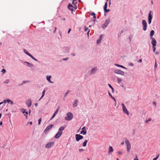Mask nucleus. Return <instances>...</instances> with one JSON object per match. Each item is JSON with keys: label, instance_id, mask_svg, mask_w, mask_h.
<instances>
[{"label": "nucleus", "instance_id": "nucleus-4", "mask_svg": "<svg viewBox=\"0 0 160 160\" xmlns=\"http://www.w3.org/2000/svg\"><path fill=\"white\" fill-rule=\"evenodd\" d=\"M110 18L105 20V22L102 26V28L103 29L106 28L108 26L110 22Z\"/></svg>", "mask_w": 160, "mask_h": 160}, {"label": "nucleus", "instance_id": "nucleus-40", "mask_svg": "<svg viewBox=\"0 0 160 160\" xmlns=\"http://www.w3.org/2000/svg\"><path fill=\"white\" fill-rule=\"evenodd\" d=\"M21 111L22 112L23 114L25 113V112L26 111L25 109L24 108H22Z\"/></svg>", "mask_w": 160, "mask_h": 160}, {"label": "nucleus", "instance_id": "nucleus-9", "mask_svg": "<svg viewBox=\"0 0 160 160\" xmlns=\"http://www.w3.org/2000/svg\"><path fill=\"white\" fill-rule=\"evenodd\" d=\"M75 137L76 141L77 142L79 141L80 140L82 139L83 138V136L78 134L75 135Z\"/></svg>", "mask_w": 160, "mask_h": 160}, {"label": "nucleus", "instance_id": "nucleus-25", "mask_svg": "<svg viewBox=\"0 0 160 160\" xmlns=\"http://www.w3.org/2000/svg\"><path fill=\"white\" fill-rule=\"evenodd\" d=\"M108 87L111 88L112 89V93H114V90L112 86L110 84H108Z\"/></svg>", "mask_w": 160, "mask_h": 160}, {"label": "nucleus", "instance_id": "nucleus-62", "mask_svg": "<svg viewBox=\"0 0 160 160\" xmlns=\"http://www.w3.org/2000/svg\"><path fill=\"white\" fill-rule=\"evenodd\" d=\"M111 98L115 101V102H116V99L113 97H112Z\"/></svg>", "mask_w": 160, "mask_h": 160}, {"label": "nucleus", "instance_id": "nucleus-47", "mask_svg": "<svg viewBox=\"0 0 160 160\" xmlns=\"http://www.w3.org/2000/svg\"><path fill=\"white\" fill-rule=\"evenodd\" d=\"M41 118H40L38 120V124L39 125L40 124L41 122Z\"/></svg>", "mask_w": 160, "mask_h": 160}, {"label": "nucleus", "instance_id": "nucleus-35", "mask_svg": "<svg viewBox=\"0 0 160 160\" xmlns=\"http://www.w3.org/2000/svg\"><path fill=\"white\" fill-rule=\"evenodd\" d=\"M155 64L154 67V69H156L157 68L158 65H157V63L156 62V60H155Z\"/></svg>", "mask_w": 160, "mask_h": 160}, {"label": "nucleus", "instance_id": "nucleus-56", "mask_svg": "<svg viewBox=\"0 0 160 160\" xmlns=\"http://www.w3.org/2000/svg\"><path fill=\"white\" fill-rule=\"evenodd\" d=\"M123 32V31L122 30L121 31V32L120 33H118V37H119V34H120V35Z\"/></svg>", "mask_w": 160, "mask_h": 160}, {"label": "nucleus", "instance_id": "nucleus-61", "mask_svg": "<svg viewBox=\"0 0 160 160\" xmlns=\"http://www.w3.org/2000/svg\"><path fill=\"white\" fill-rule=\"evenodd\" d=\"M90 32V30H89L88 31V32H87V34L88 37L89 36V33Z\"/></svg>", "mask_w": 160, "mask_h": 160}, {"label": "nucleus", "instance_id": "nucleus-58", "mask_svg": "<svg viewBox=\"0 0 160 160\" xmlns=\"http://www.w3.org/2000/svg\"><path fill=\"white\" fill-rule=\"evenodd\" d=\"M68 58H63L62 60H64V61H66V60H68Z\"/></svg>", "mask_w": 160, "mask_h": 160}, {"label": "nucleus", "instance_id": "nucleus-12", "mask_svg": "<svg viewBox=\"0 0 160 160\" xmlns=\"http://www.w3.org/2000/svg\"><path fill=\"white\" fill-rule=\"evenodd\" d=\"M150 39H152L151 43L152 46H156L157 42L155 39L153 37L150 38Z\"/></svg>", "mask_w": 160, "mask_h": 160}, {"label": "nucleus", "instance_id": "nucleus-37", "mask_svg": "<svg viewBox=\"0 0 160 160\" xmlns=\"http://www.w3.org/2000/svg\"><path fill=\"white\" fill-rule=\"evenodd\" d=\"M10 82L9 79H7L4 82V84H8Z\"/></svg>", "mask_w": 160, "mask_h": 160}, {"label": "nucleus", "instance_id": "nucleus-24", "mask_svg": "<svg viewBox=\"0 0 160 160\" xmlns=\"http://www.w3.org/2000/svg\"><path fill=\"white\" fill-rule=\"evenodd\" d=\"M65 128V127H64L63 126H62V127H60L59 129V131L58 132H62V131L64 130Z\"/></svg>", "mask_w": 160, "mask_h": 160}, {"label": "nucleus", "instance_id": "nucleus-60", "mask_svg": "<svg viewBox=\"0 0 160 160\" xmlns=\"http://www.w3.org/2000/svg\"><path fill=\"white\" fill-rule=\"evenodd\" d=\"M155 52V54L156 55H158L159 54V52L158 51H156V52Z\"/></svg>", "mask_w": 160, "mask_h": 160}, {"label": "nucleus", "instance_id": "nucleus-45", "mask_svg": "<svg viewBox=\"0 0 160 160\" xmlns=\"http://www.w3.org/2000/svg\"><path fill=\"white\" fill-rule=\"evenodd\" d=\"M103 36V35H102V34L100 35L99 36V39H100L101 41Z\"/></svg>", "mask_w": 160, "mask_h": 160}, {"label": "nucleus", "instance_id": "nucleus-30", "mask_svg": "<svg viewBox=\"0 0 160 160\" xmlns=\"http://www.w3.org/2000/svg\"><path fill=\"white\" fill-rule=\"evenodd\" d=\"M29 56H30L33 60L36 61H38V60L37 59H36L35 58H34L31 54L29 55Z\"/></svg>", "mask_w": 160, "mask_h": 160}, {"label": "nucleus", "instance_id": "nucleus-42", "mask_svg": "<svg viewBox=\"0 0 160 160\" xmlns=\"http://www.w3.org/2000/svg\"><path fill=\"white\" fill-rule=\"evenodd\" d=\"M156 46H152L153 48V51L154 52H155L156 49V48L155 47Z\"/></svg>", "mask_w": 160, "mask_h": 160}, {"label": "nucleus", "instance_id": "nucleus-57", "mask_svg": "<svg viewBox=\"0 0 160 160\" xmlns=\"http://www.w3.org/2000/svg\"><path fill=\"white\" fill-rule=\"evenodd\" d=\"M56 30H57V28L56 27H55V29H54V30L53 31V33H55L56 32Z\"/></svg>", "mask_w": 160, "mask_h": 160}, {"label": "nucleus", "instance_id": "nucleus-14", "mask_svg": "<svg viewBox=\"0 0 160 160\" xmlns=\"http://www.w3.org/2000/svg\"><path fill=\"white\" fill-rule=\"evenodd\" d=\"M82 130L80 132V133L83 135H85L87 133V131L85 129V127H83L82 129Z\"/></svg>", "mask_w": 160, "mask_h": 160}, {"label": "nucleus", "instance_id": "nucleus-21", "mask_svg": "<svg viewBox=\"0 0 160 160\" xmlns=\"http://www.w3.org/2000/svg\"><path fill=\"white\" fill-rule=\"evenodd\" d=\"M113 151V149L112 146H109V149H108V154H110Z\"/></svg>", "mask_w": 160, "mask_h": 160}, {"label": "nucleus", "instance_id": "nucleus-11", "mask_svg": "<svg viewBox=\"0 0 160 160\" xmlns=\"http://www.w3.org/2000/svg\"><path fill=\"white\" fill-rule=\"evenodd\" d=\"M26 104L28 108L31 107L32 104L31 99H28V100L26 101Z\"/></svg>", "mask_w": 160, "mask_h": 160}, {"label": "nucleus", "instance_id": "nucleus-39", "mask_svg": "<svg viewBox=\"0 0 160 160\" xmlns=\"http://www.w3.org/2000/svg\"><path fill=\"white\" fill-rule=\"evenodd\" d=\"M59 107L57 109V110H56V111H55V112H54V113L56 115L57 114H58V110H59Z\"/></svg>", "mask_w": 160, "mask_h": 160}, {"label": "nucleus", "instance_id": "nucleus-8", "mask_svg": "<svg viewBox=\"0 0 160 160\" xmlns=\"http://www.w3.org/2000/svg\"><path fill=\"white\" fill-rule=\"evenodd\" d=\"M142 25L143 26V30L144 31H146L147 28V23L145 20H142Z\"/></svg>", "mask_w": 160, "mask_h": 160}, {"label": "nucleus", "instance_id": "nucleus-17", "mask_svg": "<svg viewBox=\"0 0 160 160\" xmlns=\"http://www.w3.org/2000/svg\"><path fill=\"white\" fill-rule=\"evenodd\" d=\"M3 102H4V103H5L6 102H7L8 103H10L11 105H12L13 104V102L9 99H7L6 100H4L3 101Z\"/></svg>", "mask_w": 160, "mask_h": 160}, {"label": "nucleus", "instance_id": "nucleus-10", "mask_svg": "<svg viewBox=\"0 0 160 160\" xmlns=\"http://www.w3.org/2000/svg\"><path fill=\"white\" fill-rule=\"evenodd\" d=\"M54 143V142H49L45 145V147L47 148H50L53 146Z\"/></svg>", "mask_w": 160, "mask_h": 160}, {"label": "nucleus", "instance_id": "nucleus-64", "mask_svg": "<svg viewBox=\"0 0 160 160\" xmlns=\"http://www.w3.org/2000/svg\"><path fill=\"white\" fill-rule=\"evenodd\" d=\"M68 93H67L66 92L65 93V94H64V97H66V96H67V95H68Z\"/></svg>", "mask_w": 160, "mask_h": 160}, {"label": "nucleus", "instance_id": "nucleus-32", "mask_svg": "<svg viewBox=\"0 0 160 160\" xmlns=\"http://www.w3.org/2000/svg\"><path fill=\"white\" fill-rule=\"evenodd\" d=\"M69 50V48L68 47H64L63 48V50L65 52L68 51Z\"/></svg>", "mask_w": 160, "mask_h": 160}, {"label": "nucleus", "instance_id": "nucleus-23", "mask_svg": "<svg viewBox=\"0 0 160 160\" xmlns=\"http://www.w3.org/2000/svg\"><path fill=\"white\" fill-rule=\"evenodd\" d=\"M114 65H115V66H117V67H121V68H123L125 69H127V68H126V67H124L123 66H122V65H120L118 64H114Z\"/></svg>", "mask_w": 160, "mask_h": 160}, {"label": "nucleus", "instance_id": "nucleus-3", "mask_svg": "<svg viewBox=\"0 0 160 160\" xmlns=\"http://www.w3.org/2000/svg\"><path fill=\"white\" fill-rule=\"evenodd\" d=\"M67 116L65 118V119L67 121H70L73 118V115L71 112H68L67 114Z\"/></svg>", "mask_w": 160, "mask_h": 160}, {"label": "nucleus", "instance_id": "nucleus-63", "mask_svg": "<svg viewBox=\"0 0 160 160\" xmlns=\"http://www.w3.org/2000/svg\"><path fill=\"white\" fill-rule=\"evenodd\" d=\"M84 150L82 149H80L79 150V151L80 152H81L82 151H83Z\"/></svg>", "mask_w": 160, "mask_h": 160}, {"label": "nucleus", "instance_id": "nucleus-13", "mask_svg": "<svg viewBox=\"0 0 160 160\" xmlns=\"http://www.w3.org/2000/svg\"><path fill=\"white\" fill-rule=\"evenodd\" d=\"M97 70V68L96 67L93 68L90 74L91 75L94 74Z\"/></svg>", "mask_w": 160, "mask_h": 160}, {"label": "nucleus", "instance_id": "nucleus-51", "mask_svg": "<svg viewBox=\"0 0 160 160\" xmlns=\"http://www.w3.org/2000/svg\"><path fill=\"white\" fill-rule=\"evenodd\" d=\"M91 16H94L96 15V14L95 13H94V12H92L91 13Z\"/></svg>", "mask_w": 160, "mask_h": 160}, {"label": "nucleus", "instance_id": "nucleus-49", "mask_svg": "<svg viewBox=\"0 0 160 160\" xmlns=\"http://www.w3.org/2000/svg\"><path fill=\"white\" fill-rule=\"evenodd\" d=\"M56 115V114L54 113L53 114V115L52 116L50 119L51 120L53 118L55 117Z\"/></svg>", "mask_w": 160, "mask_h": 160}, {"label": "nucleus", "instance_id": "nucleus-7", "mask_svg": "<svg viewBox=\"0 0 160 160\" xmlns=\"http://www.w3.org/2000/svg\"><path fill=\"white\" fill-rule=\"evenodd\" d=\"M122 110L123 112L126 114H127L128 115H129V113L128 111L127 110L126 106L124 103L122 104Z\"/></svg>", "mask_w": 160, "mask_h": 160}, {"label": "nucleus", "instance_id": "nucleus-44", "mask_svg": "<svg viewBox=\"0 0 160 160\" xmlns=\"http://www.w3.org/2000/svg\"><path fill=\"white\" fill-rule=\"evenodd\" d=\"M84 31L86 32L88 30V28H87L86 26H85L84 27Z\"/></svg>", "mask_w": 160, "mask_h": 160}, {"label": "nucleus", "instance_id": "nucleus-20", "mask_svg": "<svg viewBox=\"0 0 160 160\" xmlns=\"http://www.w3.org/2000/svg\"><path fill=\"white\" fill-rule=\"evenodd\" d=\"M78 102V100L77 99H76L74 101L73 104V107L75 108L77 106Z\"/></svg>", "mask_w": 160, "mask_h": 160}, {"label": "nucleus", "instance_id": "nucleus-15", "mask_svg": "<svg viewBox=\"0 0 160 160\" xmlns=\"http://www.w3.org/2000/svg\"><path fill=\"white\" fill-rule=\"evenodd\" d=\"M53 124H50L49 125L48 127L46 128L44 130V132L45 133H46V132L48 131L49 129L52 128L53 126Z\"/></svg>", "mask_w": 160, "mask_h": 160}, {"label": "nucleus", "instance_id": "nucleus-55", "mask_svg": "<svg viewBox=\"0 0 160 160\" xmlns=\"http://www.w3.org/2000/svg\"><path fill=\"white\" fill-rule=\"evenodd\" d=\"M142 59H140L138 61V62L141 63L142 62Z\"/></svg>", "mask_w": 160, "mask_h": 160}, {"label": "nucleus", "instance_id": "nucleus-31", "mask_svg": "<svg viewBox=\"0 0 160 160\" xmlns=\"http://www.w3.org/2000/svg\"><path fill=\"white\" fill-rule=\"evenodd\" d=\"M29 56H30L33 60L36 61H38V60L37 59H36L35 58H34L31 54L29 55Z\"/></svg>", "mask_w": 160, "mask_h": 160}, {"label": "nucleus", "instance_id": "nucleus-50", "mask_svg": "<svg viewBox=\"0 0 160 160\" xmlns=\"http://www.w3.org/2000/svg\"><path fill=\"white\" fill-rule=\"evenodd\" d=\"M129 65L131 66H134V64L132 63L131 62L129 64Z\"/></svg>", "mask_w": 160, "mask_h": 160}, {"label": "nucleus", "instance_id": "nucleus-26", "mask_svg": "<svg viewBox=\"0 0 160 160\" xmlns=\"http://www.w3.org/2000/svg\"><path fill=\"white\" fill-rule=\"evenodd\" d=\"M154 31L153 30H152L150 33V38L152 37V36L154 35Z\"/></svg>", "mask_w": 160, "mask_h": 160}, {"label": "nucleus", "instance_id": "nucleus-41", "mask_svg": "<svg viewBox=\"0 0 160 160\" xmlns=\"http://www.w3.org/2000/svg\"><path fill=\"white\" fill-rule=\"evenodd\" d=\"M101 41L100 39H97V44H99L101 42Z\"/></svg>", "mask_w": 160, "mask_h": 160}, {"label": "nucleus", "instance_id": "nucleus-33", "mask_svg": "<svg viewBox=\"0 0 160 160\" xmlns=\"http://www.w3.org/2000/svg\"><path fill=\"white\" fill-rule=\"evenodd\" d=\"M45 90H44L42 92V97H41V98H40L39 99V100H40L44 96V95H45Z\"/></svg>", "mask_w": 160, "mask_h": 160}, {"label": "nucleus", "instance_id": "nucleus-19", "mask_svg": "<svg viewBox=\"0 0 160 160\" xmlns=\"http://www.w3.org/2000/svg\"><path fill=\"white\" fill-rule=\"evenodd\" d=\"M24 63H27V66L28 67L31 68L32 67H34V66L32 64V63H31L25 61L24 62Z\"/></svg>", "mask_w": 160, "mask_h": 160}, {"label": "nucleus", "instance_id": "nucleus-59", "mask_svg": "<svg viewBox=\"0 0 160 160\" xmlns=\"http://www.w3.org/2000/svg\"><path fill=\"white\" fill-rule=\"evenodd\" d=\"M108 94L109 96L111 97V98H112V97H113L109 92H108Z\"/></svg>", "mask_w": 160, "mask_h": 160}, {"label": "nucleus", "instance_id": "nucleus-48", "mask_svg": "<svg viewBox=\"0 0 160 160\" xmlns=\"http://www.w3.org/2000/svg\"><path fill=\"white\" fill-rule=\"evenodd\" d=\"M6 70L4 69H3L1 72L3 73H4L6 72Z\"/></svg>", "mask_w": 160, "mask_h": 160}, {"label": "nucleus", "instance_id": "nucleus-2", "mask_svg": "<svg viewBox=\"0 0 160 160\" xmlns=\"http://www.w3.org/2000/svg\"><path fill=\"white\" fill-rule=\"evenodd\" d=\"M153 13L151 11H150L148 17V24H150L151 23Z\"/></svg>", "mask_w": 160, "mask_h": 160}, {"label": "nucleus", "instance_id": "nucleus-1", "mask_svg": "<svg viewBox=\"0 0 160 160\" xmlns=\"http://www.w3.org/2000/svg\"><path fill=\"white\" fill-rule=\"evenodd\" d=\"M125 142L127 147V151L129 152L131 149V144L129 141L126 138L125 139Z\"/></svg>", "mask_w": 160, "mask_h": 160}, {"label": "nucleus", "instance_id": "nucleus-53", "mask_svg": "<svg viewBox=\"0 0 160 160\" xmlns=\"http://www.w3.org/2000/svg\"><path fill=\"white\" fill-rule=\"evenodd\" d=\"M29 81H24L22 82V83L23 84L27 82H28Z\"/></svg>", "mask_w": 160, "mask_h": 160}, {"label": "nucleus", "instance_id": "nucleus-18", "mask_svg": "<svg viewBox=\"0 0 160 160\" xmlns=\"http://www.w3.org/2000/svg\"><path fill=\"white\" fill-rule=\"evenodd\" d=\"M51 78V75H48L46 76V79L50 83H53V82L50 79Z\"/></svg>", "mask_w": 160, "mask_h": 160}, {"label": "nucleus", "instance_id": "nucleus-22", "mask_svg": "<svg viewBox=\"0 0 160 160\" xmlns=\"http://www.w3.org/2000/svg\"><path fill=\"white\" fill-rule=\"evenodd\" d=\"M81 1L80 0H73L72 3L73 5H77L78 2H79Z\"/></svg>", "mask_w": 160, "mask_h": 160}, {"label": "nucleus", "instance_id": "nucleus-52", "mask_svg": "<svg viewBox=\"0 0 160 160\" xmlns=\"http://www.w3.org/2000/svg\"><path fill=\"white\" fill-rule=\"evenodd\" d=\"M25 113L26 114H25L24 115L26 116V118H27L28 117L27 116V115L28 114V112L27 111H26Z\"/></svg>", "mask_w": 160, "mask_h": 160}, {"label": "nucleus", "instance_id": "nucleus-28", "mask_svg": "<svg viewBox=\"0 0 160 160\" xmlns=\"http://www.w3.org/2000/svg\"><path fill=\"white\" fill-rule=\"evenodd\" d=\"M117 79L118 81L117 82L118 83H119L120 82L122 81V80L118 77L117 78Z\"/></svg>", "mask_w": 160, "mask_h": 160}, {"label": "nucleus", "instance_id": "nucleus-36", "mask_svg": "<svg viewBox=\"0 0 160 160\" xmlns=\"http://www.w3.org/2000/svg\"><path fill=\"white\" fill-rule=\"evenodd\" d=\"M104 12H105L104 14H105V15H106L105 13L106 12L107 13H108V12H109V11H110V10L109 9H107L106 8V9H104Z\"/></svg>", "mask_w": 160, "mask_h": 160}, {"label": "nucleus", "instance_id": "nucleus-54", "mask_svg": "<svg viewBox=\"0 0 160 160\" xmlns=\"http://www.w3.org/2000/svg\"><path fill=\"white\" fill-rule=\"evenodd\" d=\"M134 160H139L138 158L137 155H136L135 158L134 159Z\"/></svg>", "mask_w": 160, "mask_h": 160}, {"label": "nucleus", "instance_id": "nucleus-5", "mask_svg": "<svg viewBox=\"0 0 160 160\" xmlns=\"http://www.w3.org/2000/svg\"><path fill=\"white\" fill-rule=\"evenodd\" d=\"M73 6L71 4H69L68 6V9L72 11L73 10V9H74V11L77 9V5H73Z\"/></svg>", "mask_w": 160, "mask_h": 160}, {"label": "nucleus", "instance_id": "nucleus-29", "mask_svg": "<svg viewBox=\"0 0 160 160\" xmlns=\"http://www.w3.org/2000/svg\"><path fill=\"white\" fill-rule=\"evenodd\" d=\"M29 56H30L33 60L36 61H38V60L37 59H36L35 58H34L31 54L29 55Z\"/></svg>", "mask_w": 160, "mask_h": 160}, {"label": "nucleus", "instance_id": "nucleus-38", "mask_svg": "<svg viewBox=\"0 0 160 160\" xmlns=\"http://www.w3.org/2000/svg\"><path fill=\"white\" fill-rule=\"evenodd\" d=\"M107 2H106L105 3V4L104 5V10L106 9L107 8Z\"/></svg>", "mask_w": 160, "mask_h": 160}, {"label": "nucleus", "instance_id": "nucleus-43", "mask_svg": "<svg viewBox=\"0 0 160 160\" xmlns=\"http://www.w3.org/2000/svg\"><path fill=\"white\" fill-rule=\"evenodd\" d=\"M159 156V154H158L157 157H156L155 158H153V160H157Z\"/></svg>", "mask_w": 160, "mask_h": 160}, {"label": "nucleus", "instance_id": "nucleus-16", "mask_svg": "<svg viewBox=\"0 0 160 160\" xmlns=\"http://www.w3.org/2000/svg\"><path fill=\"white\" fill-rule=\"evenodd\" d=\"M62 133V132H58L55 135V138L57 139L58 138L61 136Z\"/></svg>", "mask_w": 160, "mask_h": 160}, {"label": "nucleus", "instance_id": "nucleus-27", "mask_svg": "<svg viewBox=\"0 0 160 160\" xmlns=\"http://www.w3.org/2000/svg\"><path fill=\"white\" fill-rule=\"evenodd\" d=\"M87 142H88V140H86L84 141V142L83 143L82 146L84 147H86L87 145Z\"/></svg>", "mask_w": 160, "mask_h": 160}, {"label": "nucleus", "instance_id": "nucleus-46", "mask_svg": "<svg viewBox=\"0 0 160 160\" xmlns=\"http://www.w3.org/2000/svg\"><path fill=\"white\" fill-rule=\"evenodd\" d=\"M151 119H152L151 118H149L148 120L146 121V122L148 123V121H151Z\"/></svg>", "mask_w": 160, "mask_h": 160}, {"label": "nucleus", "instance_id": "nucleus-6", "mask_svg": "<svg viewBox=\"0 0 160 160\" xmlns=\"http://www.w3.org/2000/svg\"><path fill=\"white\" fill-rule=\"evenodd\" d=\"M113 72L115 73L120 74L122 75H123L125 74L123 71L118 69H114L113 71Z\"/></svg>", "mask_w": 160, "mask_h": 160}, {"label": "nucleus", "instance_id": "nucleus-34", "mask_svg": "<svg viewBox=\"0 0 160 160\" xmlns=\"http://www.w3.org/2000/svg\"><path fill=\"white\" fill-rule=\"evenodd\" d=\"M24 53L28 56H29V55L30 54V53L28 51L25 50V49H24Z\"/></svg>", "mask_w": 160, "mask_h": 160}]
</instances>
